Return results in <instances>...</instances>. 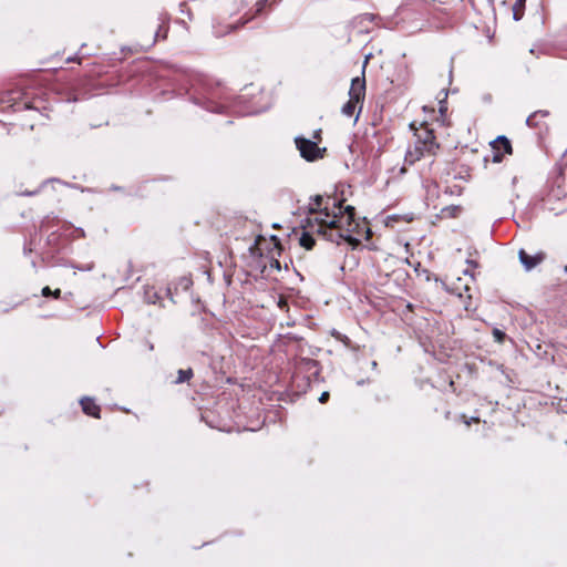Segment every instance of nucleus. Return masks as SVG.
<instances>
[{
	"instance_id": "nucleus-1",
	"label": "nucleus",
	"mask_w": 567,
	"mask_h": 567,
	"mask_svg": "<svg viewBox=\"0 0 567 567\" xmlns=\"http://www.w3.org/2000/svg\"><path fill=\"white\" fill-rule=\"evenodd\" d=\"M355 210L353 206H347L344 209H339L338 214L332 215L328 219L320 217H306L303 219V227L307 229L316 230L318 236L323 239L340 245L347 241L353 248L360 244V240L351 236V225L354 221Z\"/></svg>"
},
{
	"instance_id": "nucleus-2",
	"label": "nucleus",
	"mask_w": 567,
	"mask_h": 567,
	"mask_svg": "<svg viewBox=\"0 0 567 567\" xmlns=\"http://www.w3.org/2000/svg\"><path fill=\"white\" fill-rule=\"evenodd\" d=\"M431 3L426 0H404L394 13V23L413 33L422 28L431 13Z\"/></svg>"
},
{
	"instance_id": "nucleus-3",
	"label": "nucleus",
	"mask_w": 567,
	"mask_h": 567,
	"mask_svg": "<svg viewBox=\"0 0 567 567\" xmlns=\"http://www.w3.org/2000/svg\"><path fill=\"white\" fill-rule=\"evenodd\" d=\"M186 78L189 83L187 93L190 100L208 111H217L216 100L219 97L218 85L213 80L200 74H186Z\"/></svg>"
},
{
	"instance_id": "nucleus-4",
	"label": "nucleus",
	"mask_w": 567,
	"mask_h": 567,
	"mask_svg": "<svg viewBox=\"0 0 567 567\" xmlns=\"http://www.w3.org/2000/svg\"><path fill=\"white\" fill-rule=\"evenodd\" d=\"M339 209H342L341 202H337L336 198L331 197L324 199L321 195H316L310 198L307 217L328 219L332 215L338 214Z\"/></svg>"
},
{
	"instance_id": "nucleus-5",
	"label": "nucleus",
	"mask_w": 567,
	"mask_h": 567,
	"mask_svg": "<svg viewBox=\"0 0 567 567\" xmlns=\"http://www.w3.org/2000/svg\"><path fill=\"white\" fill-rule=\"evenodd\" d=\"M295 143L297 148L300 152L301 157H303L308 162H313L323 157V153L326 148H320L317 142L305 138L302 136H297L295 138Z\"/></svg>"
},
{
	"instance_id": "nucleus-6",
	"label": "nucleus",
	"mask_w": 567,
	"mask_h": 567,
	"mask_svg": "<svg viewBox=\"0 0 567 567\" xmlns=\"http://www.w3.org/2000/svg\"><path fill=\"white\" fill-rule=\"evenodd\" d=\"M436 148H430V145L424 141L416 138L413 147H410L405 154V162L410 165L414 164L421 157L425 155H434Z\"/></svg>"
},
{
	"instance_id": "nucleus-7",
	"label": "nucleus",
	"mask_w": 567,
	"mask_h": 567,
	"mask_svg": "<svg viewBox=\"0 0 567 567\" xmlns=\"http://www.w3.org/2000/svg\"><path fill=\"white\" fill-rule=\"evenodd\" d=\"M491 147L493 153V163H501L505 154L513 153L511 141L504 135H501L496 137L493 142H491Z\"/></svg>"
},
{
	"instance_id": "nucleus-8",
	"label": "nucleus",
	"mask_w": 567,
	"mask_h": 567,
	"mask_svg": "<svg viewBox=\"0 0 567 567\" xmlns=\"http://www.w3.org/2000/svg\"><path fill=\"white\" fill-rule=\"evenodd\" d=\"M549 116V111L547 110H538L532 113L526 118V125L530 128H535L538 131V135L546 134L548 132V125L543 121V118H546Z\"/></svg>"
},
{
	"instance_id": "nucleus-9",
	"label": "nucleus",
	"mask_w": 567,
	"mask_h": 567,
	"mask_svg": "<svg viewBox=\"0 0 567 567\" xmlns=\"http://www.w3.org/2000/svg\"><path fill=\"white\" fill-rule=\"evenodd\" d=\"M365 96V79H364V70L362 71V76H357L352 79L351 86L349 90V99L353 102L363 103ZM362 109V105L360 106ZM361 110H359L360 112Z\"/></svg>"
},
{
	"instance_id": "nucleus-10",
	"label": "nucleus",
	"mask_w": 567,
	"mask_h": 567,
	"mask_svg": "<svg viewBox=\"0 0 567 567\" xmlns=\"http://www.w3.org/2000/svg\"><path fill=\"white\" fill-rule=\"evenodd\" d=\"M546 258L544 251H538L535 255H529L526 250L519 249L518 259L526 271H530L540 265Z\"/></svg>"
},
{
	"instance_id": "nucleus-11",
	"label": "nucleus",
	"mask_w": 567,
	"mask_h": 567,
	"mask_svg": "<svg viewBox=\"0 0 567 567\" xmlns=\"http://www.w3.org/2000/svg\"><path fill=\"white\" fill-rule=\"evenodd\" d=\"M378 19V16L373 13H362L357 17H354L350 25L352 29L357 30L359 33H369L370 29L369 25L373 23Z\"/></svg>"
},
{
	"instance_id": "nucleus-12",
	"label": "nucleus",
	"mask_w": 567,
	"mask_h": 567,
	"mask_svg": "<svg viewBox=\"0 0 567 567\" xmlns=\"http://www.w3.org/2000/svg\"><path fill=\"white\" fill-rule=\"evenodd\" d=\"M298 370L308 372L315 379L319 375V362L313 359L302 358L298 363Z\"/></svg>"
},
{
	"instance_id": "nucleus-13",
	"label": "nucleus",
	"mask_w": 567,
	"mask_h": 567,
	"mask_svg": "<svg viewBox=\"0 0 567 567\" xmlns=\"http://www.w3.org/2000/svg\"><path fill=\"white\" fill-rule=\"evenodd\" d=\"M80 404L86 415L100 419L101 409L93 399L85 396L80 401Z\"/></svg>"
},
{
	"instance_id": "nucleus-14",
	"label": "nucleus",
	"mask_w": 567,
	"mask_h": 567,
	"mask_svg": "<svg viewBox=\"0 0 567 567\" xmlns=\"http://www.w3.org/2000/svg\"><path fill=\"white\" fill-rule=\"evenodd\" d=\"M415 137L420 138L430 145V148H439L440 145L435 141V135L433 130L427 126L422 127L420 131L415 133Z\"/></svg>"
},
{
	"instance_id": "nucleus-15",
	"label": "nucleus",
	"mask_w": 567,
	"mask_h": 567,
	"mask_svg": "<svg viewBox=\"0 0 567 567\" xmlns=\"http://www.w3.org/2000/svg\"><path fill=\"white\" fill-rule=\"evenodd\" d=\"M303 226V224L301 225ZM303 231L299 238V244L301 247L306 248L307 250H310L316 245V240L313 238V234H316V230L306 229L302 227Z\"/></svg>"
},
{
	"instance_id": "nucleus-16",
	"label": "nucleus",
	"mask_w": 567,
	"mask_h": 567,
	"mask_svg": "<svg viewBox=\"0 0 567 567\" xmlns=\"http://www.w3.org/2000/svg\"><path fill=\"white\" fill-rule=\"evenodd\" d=\"M62 234L58 230L51 231L47 237V245L50 247V252L59 251L61 248Z\"/></svg>"
},
{
	"instance_id": "nucleus-17",
	"label": "nucleus",
	"mask_w": 567,
	"mask_h": 567,
	"mask_svg": "<svg viewBox=\"0 0 567 567\" xmlns=\"http://www.w3.org/2000/svg\"><path fill=\"white\" fill-rule=\"evenodd\" d=\"M462 212V207L460 205H450L445 206L441 209L440 217L441 218H455Z\"/></svg>"
},
{
	"instance_id": "nucleus-18",
	"label": "nucleus",
	"mask_w": 567,
	"mask_h": 567,
	"mask_svg": "<svg viewBox=\"0 0 567 567\" xmlns=\"http://www.w3.org/2000/svg\"><path fill=\"white\" fill-rule=\"evenodd\" d=\"M526 0H516L513 6V18L515 21H519L524 16Z\"/></svg>"
},
{
	"instance_id": "nucleus-19",
	"label": "nucleus",
	"mask_w": 567,
	"mask_h": 567,
	"mask_svg": "<svg viewBox=\"0 0 567 567\" xmlns=\"http://www.w3.org/2000/svg\"><path fill=\"white\" fill-rule=\"evenodd\" d=\"M177 379L175 381V384H181V383H184V382H187L189 381L193 377H194V372H193V369L192 368H188V369H181L178 370L177 372Z\"/></svg>"
},
{
	"instance_id": "nucleus-20",
	"label": "nucleus",
	"mask_w": 567,
	"mask_h": 567,
	"mask_svg": "<svg viewBox=\"0 0 567 567\" xmlns=\"http://www.w3.org/2000/svg\"><path fill=\"white\" fill-rule=\"evenodd\" d=\"M359 103L360 102H353L351 99H349V101L342 106L341 113L347 117L353 116Z\"/></svg>"
},
{
	"instance_id": "nucleus-21",
	"label": "nucleus",
	"mask_w": 567,
	"mask_h": 567,
	"mask_svg": "<svg viewBox=\"0 0 567 567\" xmlns=\"http://www.w3.org/2000/svg\"><path fill=\"white\" fill-rule=\"evenodd\" d=\"M42 296L43 297H51L52 296L54 299H59L60 296H61V290L60 289H55L54 291H52L50 289V287L47 286V287H44L42 289Z\"/></svg>"
},
{
	"instance_id": "nucleus-22",
	"label": "nucleus",
	"mask_w": 567,
	"mask_h": 567,
	"mask_svg": "<svg viewBox=\"0 0 567 567\" xmlns=\"http://www.w3.org/2000/svg\"><path fill=\"white\" fill-rule=\"evenodd\" d=\"M492 333H493L495 341L498 343H503L507 337L506 333L498 328H494Z\"/></svg>"
},
{
	"instance_id": "nucleus-23",
	"label": "nucleus",
	"mask_w": 567,
	"mask_h": 567,
	"mask_svg": "<svg viewBox=\"0 0 567 567\" xmlns=\"http://www.w3.org/2000/svg\"><path fill=\"white\" fill-rule=\"evenodd\" d=\"M47 183H48V181H47V182H44V183H42V185H41L39 188H37V189H34V190H27V192L22 193V195H24V196H34V195H37V194H39V193H40L41 188H42Z\"/></svg>"
},
{
	"instance_id": "nucleus-24",
	"label": "nucleus",
	"mask_w": 567,
	"mask_h": 567,
	"mask_svg": "<svg viewBox=\"0 0 567 567\" xmlns=\"http://www.w3.org/2000/svg\"><path fill=\"white\" fill-rule=\"evenodd\" d=\"M270 268H275L277 270H280L281 269L280 261L278 259L272 258L270 260Z\"/></svg>"
},
{
	"instance_id": "nucleus-25",
	"label": "nucleus",
	"mask_w": 567,
	"mask_h": 567,
	"mask_svg": "<svg viewBox=\"0 0 567 567\" xmlns=\"http://www.w3.org/2000/svg\"><path fill=\"white\" fill-rule=\"evenodd\" d=\"M329 398H330L329 392H322L321 395L319 396V402L327 403Z\"/></svg>"
},
{
	"instance_id": "nucleus-26",
	"label": "nucleus",
	"mask_w": 567,
	"mask_h": 567,
	"mask_svg": "<svg viewBox=\"0 0 567 567\" xmlns=\"http://www.w3.org/2000/svg\"><path fill=\"white\" fill-rule=\"evenodd\" d=\"M182 285L184 286L185 289H187L190 285H192V281L186 279V278H183L181 280Z\"/></svg>"
},
{
	"instance_id": "nucleus-27",
	"label": "nucleus",
	"mask_w": 567,
	"mask_h": 567,
	"mask_svg": "<svg viewBox=\"0 0 567 567\" xmlns=\"http://www.w3.org/2000/svg\"><path fill=\"white\" fill-rule=\"evenodd\" d=\"M76 268L81 271H90L93 269V264H91L90 266H86V267H76Z\"/></svg>"
},
{
	"instance_id": "nucleus-28",
	"label": "nucleus",
	"mask_w": 567,
	"mask_h": 567,
	"mask_svg": "<svg viewBox=\"0 0 567 567\" xmlns=\"http://www.w3.org/2000/svg\"><path fill=\"white\" fill-rule=\"evenodd\" d=\"M466 262L473 268L478 267V264L475 260L467 259Z\"/></svg>"
},
{
	"instance_id": "nucleus-29",
	"label": "nucleus",
	"mask_w": 567,
	"mask_h": 567,
	"mask_svg": "<svg viewBox=\"0 0 567 567\" xmlns=\"http://www.w3.org/2000/svg\"><path fill=\"white\" fill-rule=\"evenodd\" d=\"M49 218H47V220H43L41 226H40V229L42 230L44 227H47V225L49 224Z\"/></svg>"
},
{
	"instance_id": "nucleus-30",
	"label": "nucleus",
	"mask_w": 567,
	"mask_h": 567,
	"mask_svg": "<svg viewBox=\"0 0 567 567\" xmlns=\"http://www.w3.org/2000/svg\"><path fill=\"white\" fill-rule=\"evenodd\" d=\"M320 134H321V130L316 131L313 134V138L320 140Z\"/></svg>"
},
{
	"instance_id": "nucleus-31",
	"label": "nucleus",
	"mask_w": 567,
	"mask_h": 567,
	"mask_svg": "<svg viewBox=\"0 0 567 567\" xmlns=\"http://www.w3.org/2000/svg\"><path fill=\"white\" fill-rule=\"evenodd\" d=\"M271 240L275 241L276 247L279 245V239L277 238V236H271Z\"/></svg>"
},
{
	"instance_id": "nucleus-32",
	"label": "nucleus",
	"mask_w": 567,
	"mask_h": 567,
	"mask_svg": "<svg viewBox=\"0 0 567 567\" xmlns=\"http://www.w3.org/2000/svg\"><path fill=\"white\" fill-rule=\"evenodd\" d=\"M75 60H76V58H75V56H72V58H68V60H66V61H68V62H73V61H75Z\"/></svg>"
},
{
	"instance_id": "nucleus-33",
	"label": "nucleus",
	"mask_w": 567,
	"mask_h": 567,
	"mask_svg": "<svg viewBox=\"0 0 567 567\" xmlns=\"http://www.w3.org/2000/svg\"><path fill=\"white\" fill-rule=\"evenodd\" d=\"M464 275H471L473 277V274H471L468 269L464 270Z\"/></svg>"
},
{
	"instance_id": "nucleus-34",
	"label": "nucleus",
	"mask_w": 567,
	"mask_h": 567,
	"mask_svg": "<svg viewBox=\"0 0 567 567\" xmlns=\"http://www.w3.org/2000/svg\"><path fill=\"white\" fill-rule=\"evenodd\" d=\"M153 296L156 297V292H153V295H150L148 299L153 298Z\"/></svg>"
},
{
	"instance_id": "nucleus-35",
	"label": "nucleus",
	"mask_w": 567,
	"mask_h": 567,
	"mask_svg": "<svg viewBox=\"0 0 567 567\" xmlns=\"http://www.w3.org/2000/svg\"><path fill=\"white\" fill-rule=\"evenodd\" d=\"M153 296L156 297V292H153V295H150L148 299L153 298Z\"/></svg>"
}]
</instances>
